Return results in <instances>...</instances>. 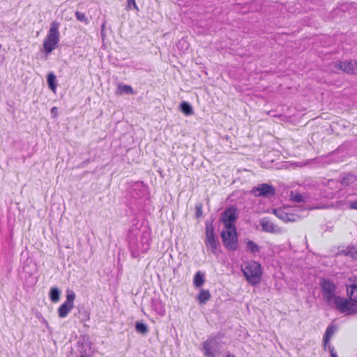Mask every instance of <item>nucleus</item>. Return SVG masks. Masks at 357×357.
Returning <instances> with one entry per match:
<instances>
[{"instance_id":"9d476101","label":"nucleus","mask_w":357,"mask_h":357,"mask_svg":"<svg viewBox=\"0 0 357 357\" xmlns=\"http://www.w3.org/2000/svg\"><path fill=\"white\" fill-rule=\"evenodd\" d=\"M49 296L52 303H56L60 299L61 291L56 287H52L49 291Z\"/></svg>"},{"instance_id":"aec40b11","label":"nucleus","mask_w":357,"mask_h":357,"mask_svg":"<svg viewBox=\"0 0 357 357\" xmlns=\"http://www.w3.org/2000/svg\"><path fill=\"white\" fill-rule=\"evenodd\" d=\"M290 199L296 203H301V202H305L304 197H303V195H301L299 193H292L291 195Z\"/></svg>"},{"instance_id":"2eb2a0df","label":"nucleus","mask_w":357,"mask_h":357,"mask_svg":"<svg viewBox=\"0 0 357 357\" xmlns=\"http://www.w3.org/2000/svg\"><path fill=\"white\" fill-rule=\"evenodd\" d=\"M119 92L124 94H132L134 91L130 86L128 85H120L118 87Z\"/></svg>"},{"instance_id":"6ab92c4d","label":"nucleus","mask_w":357,"mask_h":357,"mask_svg":"<svg viewBox=\"0 0 357 357\" xmlns=\"http://www.w3.org/2000/svg\"><path fill=\"white\" fill-rule=\"evenodd\" d=\"M50 88L54 91L56 89V77L54 75L50 74L47 77Z\"/></svg>"},{"instance_id":"7ed1b4c3","label":"nucleus","mask_w":357,"mask_h":357,"mask_svg":"<svg viewBox=\"0 0 357 357\" xmlns=\"http://www.w3.org/2000/svg\"><path fill=\"white\" fill-rule=\"evenodd\" d=\"M335 68L346 75H357V61L351 59H341L335 61Z\"/></svg>"},{"instance_id":"9b49d317","label":"nucleus","mask_w":357,"mask_h":357,"mask_svg":"<svg viewBox=\"0 0 357 357\" xmlns=\"http://www.w3.org/2000/svg\"><path fill=\"white\" fill-rule=\"evenodd\" d=\"M72 308L73 305H70L68 303L65 302L58 310L59 317L61 318L65 317Z\"/></svg>"},{"instance_id":"4468645a","label":"nucleus","mask_w":357,"mask_h":357,"mask_svg":"<svg viewBox=\"0 0 357 357\" xmlns=\"http://www.w3.org/2000/svg\"><path fill=\"white\" fill-rule=\"evenodd\" d=\"M181 112L185 115H191L193 113L192 106L187 102H183L180 105Z\"/></svg>"},{"instance_id":"393cba45","label":"nucleus","mask_w":357,"mask_h":357,"mask_svg":"<svg viewBox=\"0 0 357 357\" xmlns=\"http://www.w3.org/2000/svg\"><path fill=\"white\" fill-rule=\"evenodd\" d=\"M77 17L79 20H84V15L82 13H77Z\"/></svg>"},{"instance_id":"5701e85b","label":"nucleus","mask_w":357,"mask_h":357,"mask_svg":"<svg viewBox=\"0 0 357 357\" xmlns=\"http://www.w3.org/2000/svg\"><path fill=\"white\" fill-rule=\"evenodd\" d=\"M248 248L250 250H251L252 252H256L258 250V246L257 244H255V243L253 242H248Z\"/></svg>"},{"instance_id":"0eeeda50","label":"nucleus","mask_w":357,"mask_h":357,"mask_svg":"<svg viewBox=\"0 0 357 357\" xmlns=\"http://www.w3.org/2000/svg\"><path fill=\"white\" fill-rule=\"evenodd\" d=\"M252 193L255 196L270 197L275 195V188L267 183L259 184L252 189Z\"/></svg>"},{"instance_id":"f03ea898","label":"nucleus","mask_w":357,"mask_h":357,"mask_svg":"<svg viewBox=\"0 0 357 357\" xmlns=\"http://www.w3.org/2000/svg\"><path fill=\"white\" fill-rule=\"evenodd\" d=\"M220 236L222 243L227 248L234 250L236 248L238 243L236 227H223Z\"/></svg>"},{"instance_id":"a878e982","label":"nucleus","mask_w":357,"mask_h":357,"mask_svg":"<svg viewBox=\"0 0 357 357\" xmlns=\"http://www.w3.org/2000/svg\"><path fill=\"white\" fill-rule=\"evenodd\" d=\"M351 206L354 209H357V201L351 203Z\"/></svg>"},{"instance_id":"c85d7f7f","label":"nucleus","mask_w":357,"mask_h":357,"mask_svg":"<svg viewBox=\"0 0 357 357\" xmlns=\"http://www.w3.org/2000/svg\"><path fill=\"white\" fill-rule=\"evenodd\" d=\"M79 357H86V356H79Z\"/></svg>"},{"instance_id":"a211bd4d","label":"nucleus","mask_w":357,"mask_h":357,"mask_svg":"<svg viewBox=\"0 0 357 357\" xmlns=\"http://www.w3.org/2000/svg\"><path fill=\"white\" fill-rule=\"evenodd\" d=\"M194 282L197 287L202 285L204 282V275L200 273H197L195 276Z\"/></svg>"},{"instance_id":"bb28decb","label":"nucleus","mask_w":357,"mask_h":357,"mask_svg":"<svg viewBox=\"0 0 357 357\" xmlns=\"http://www.w3.org/2000/svg\"><path fill=\"white\" fill-rule=\"evenodd\" d=\"M332 356L333 357H337L335 354L334 353V349L332 350Z\"/></svg>"},{"instance_id":"f257e3e1","label":"nucleus","mask_w":357,"mask_h":357,"mask_svg":"<svg viewBox=\"0 0 357 357\" xmlns=\"http://www.w3.org/2000/svg\"><path fill=\"white\" fill-rule=\"evenodd\" d=\"M243 272L247 281L250 284H257L262 275V269L259 262L249 261L243 266Z\"/></svg>"},{"instance_id":"dca6fc26","label":"nucleus","mask_w":357,"mask_h":357,"mask_svg":"<svg viewBox=\"0 0 357 357\" xmlns=\"http://www.w3.org/2000/svg\"><path fill=\"white\" fill-rule=\"evenodd\" d=\"M211 297V294L207 290H202L199 295V300L201 303L206 302Z\"/></svg>"},{"instance_id":"ddd939ff","label":"nucleus","mask_w":357,"mask_h":357,"mask_svg":"<svg viewBox=\"0 0 357 357\" xmlns=\"http://www.w3.org/2000/svg\"><path fill=\"white\" fill-rule=\"evenodd\" d=\"M207 239L211 248H215L217 243L215 238L214 231L212 228H208L207 229Z\"/></svg>"},{"instance_id":"cd10ccee","label":"nucleus","mask_w":357,"mask_h":357,"mask_svg":"<svg viewBox=\"0 0 357 357\" xmlns=\"http://www.w3.org/2000/svg\"><path fill=\"white\" fill-rule=\"evenodd\" d=\"M206 354L209 355L210 354H209L208 351L206 349Z\"/></svg>"},{"instance_id":"423d86ee","label":"nucleus","mask_w":357,"mask_h":357,"mask_svg":"<svg viewBox=\"0 0 357 357\" xmlns=\"http://www.w3.org/2000/svg\"><path fill=\"white\" fill-rule=\"evenodd\" d=\"M58 40L57 27L52 26L47 38L44 43L43 47L46 52L50 53L56 46Z\"/></svg>"},{"instance_id":"39448f33","label":"nucleus","mask_w":357,"mask_h":357,"mask_svg":"<svg viewBox=\"0 0 357 357\" xmlns=\"http://www.w3.org/2000/svg\"><path fill=\"white\" fill-rule=\"evenodd\" d=\"M334 300L336 307L341 312L349 314L357 313V307L351 301L337 296H334Z\"/></svg>"},{"instance_id":"f8f14e48","label":"nucleus","mask_w":357,"mask_h":357,"mask_svg":"<svg viewBox=\"0 0 357 357\" xmlns=\"http://www.w3.org/2000/svg\"><path fill=\"white\" fill-rule=\"evenodd\" d=\"M273 213L278 217L279 218L284 220V221H291L293 220V215L284 214L281 208L274 209Z\"/></svg>"},{"instance_id":"6e6552de","label":"nucleus","mask_w":357,"mask_h":357,"mask_svg":"<svg viewBox=\"0 0 357 357\" xmlns=\"http://www.w3.org/2000/svg\"><path fill=\"white\" fill-rule=\"evenodd\" d=\"M348 297L354 304L357 303V282H354L349 284L347 289Z\"/></svg>"},{"instance_id":"1a4fd4ad","label":"nucleus","mask_w":357,"mask_h":357,"mask_svg":"<svg viewBox=\"0 0 357 357\" xmlns=\"http://www.w3.org/2000/svg\"><path fill=\"white\" fill-rule=\"evenodd\" d=\"M321 285L323 290L328 295L333 297L336 296L335 294V285L333 282L328 280H323Z\"/></svg>"},{"instance_id":"412c9836","label":"nucleus","mask_w":357,"mask_h":357,"mask_svg":"<svg viewBox=\"0 0 357 357\" xmlns=\"http://www.w3.org/2000/svg\"><path fill=\"white\" fill-rule=\"evenodd\" d=\"M135 327H136V330L140 333L144 334L147 331V328H146V325H144L142 323H137Z\"/></svg>"},{"instance_id":"4be33fe9","label":"nucleus","mask_w":357,"mask_h":357,"mask_svg":"<svg viewBox=\"0 0 357 357\" xmlns=\"http://www.w3.org/2000/svg\"><path fill=\"white\" fill-rule=\"evenodd\" d=\"M263 229L264 231L268 232H271L274 230V226L271 222H266L262 225Z\"/></svg>"},{"instance_id":"20e7f679","label":"nucleus","mask_w":357,"mask_h":357,"mask_svg":"<svg viewBox=\"0 0 357 357\" xmlns=\"http://www.w3.org/2000/svg\"><path fill=\"white\" fill-rule=\"evenodd\" d=\"M238 216L237 208L231 206L226 208L221 215L220 221L223 227H236L235 222Z\"/></svg>"},{"instance_id":"f3484780","label":"nucleus","mask_w":357,"mask_h":357,"mask_svg":"<svg viewBox=\"0 0 357 357\" xmlns=\"http://www.w3.org/2000/svg\"><path fill=\"white\" fill-rule=\"evenodd\" d=\"M335 331V329L333 327H330L327 329L325 336H324V338L325 344H328L330 339L334 334Z\"/></svg>"},{"instance_id":"b1692460","label":"nucleus","mask_w":357,"mask_h":357,"mask_svg":"<svg viewBox=\"0 0 357 357\" xmlns=\"http://www.w3.org/2000/svg\"><path fill=\"white\" fill-rule=\"evenodd\" d=\"M74 299L75 295L73 294H68L66 296V303H68L70 305H73Z\"/></svg>"}]
</instances>
